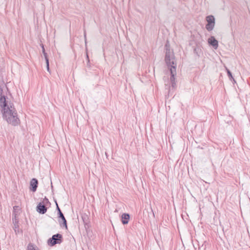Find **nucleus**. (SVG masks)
Segmentation results:
<instances>
[{"instance_id":"nucleus-12","label":"nucleus","mask_w":250,"mask_h":250,"mask_svg":"<svg viewBox=\"0 0 250 250\" xmlns=\"http://www.w3.org/2000/svg\"><path fill=\"white\" fill-rule=\"evenodd\" d=\"M27 250H38V249L33 244L30 243L27 246Z\"/></svg>"},{"instance_id":"nucleus-3","label":"nucleus","mask_w":250,"mask_h":250,"mask_svg":"<svg viewBox=\"0 0 250 250\" xmlns=\"http://www.w3.org/2000/svg\"><path fill=\"white\" fill-rule=\"evenodd\" d=\"M62 241V236L61 234L57 233L53 235L51 238L47 241L48 245L50 246H53L56 244H60Z\"/></svg>"},{"instance_id":"nucleus-19","label":"nucleus","mask_w":250,"mask_h":250,"mask_svg":"<svg viewBox=\"0 0 250 250\" xmlns=\"http://www.w3.org/2000/svg\"><path fill=\"white\" fill-rule=\"evenodd\" d=\"M16 208H17V207H16V206L14 207V208H14V210Z\"/></svg>"},{"instance_id":"nucleus-4","label":"nucleus","mask_w":250,"mask_h":250,"mask_svg":"<svg viewBox=\"0 0 250 250\" xmlns=\"http://www.w3.org/2000/svg\"><path fill=\"white\" fill-rule=\"evenodd\" d=\"M207 24L206 25V28L208 31H212L215 26V18L212 15L208 16L206 18Z\"/></svg>"},{"instance_id":"nucleus-13","label":"nucleus","mask_w":250,"mask_h":250,"mask_svg":"<svg viewBox=\"0 0 250 250\" xmlns=\"http://www.w3.org/2000/svg\"><path fill=\"white\" fill-rule=\"evenodd\" d=\"M45 61H46V68H47V70L48 72H49V60L48 59L47 57H46V58H45Z\"/></svg>"},{"instance_id":"nucleus-11","label":"nucleus","mask_w":250,"mask_h":250,"mask_svg":"<svg viewBox=\"0 0 250 250\" xmlns=\"http://www.w3.org/2000/svg\"><path fill=\"white\" fill-rule=\"evenodd\" d=\"M59 217L61 218L62 222H63V226L67 229V223L66 220L62 214V212H60V213H59Z\"/></svg>"},{"instance_id":"nucleus-20","label":"nucleus","mask_w":250,"mask_h":250,"mask_svg":"<svg viewBox=\"0 0 250 250\" xmlns=\"http://www.w3.org/2000/svg\"><path fill=\"white\" fill-rule=\"evenodd\" d=\"M182 217L183 218L184 214H182Z\"/></svg>"},{"instance_id":"nucleus-7","label":"nucleus","mask_w":250,"mask_h":250,"mask_svg":"<svg viewBox=\"0 0 250 250\" xmlns=\"http://www.w3.org/2000/svg\"><path fill=\"white\" fill-rule=\"evenodd\" d=\"M208 43L212 45L215 49L218 46V42L213 36H211L208 39Z\"/></svg>"},{"instance_id":"nucleus-15","label":"nucleus","mask_w":250,"mask_h":250,"mask_svg":"<svg viewBox=\"0 0 250 250\" xmlns=\"http://www.w3.org/2000/svg\"><path fill=\"white\" fill-rule=\"evenodd\" d=\"M226 70H227V73H228V76L229 77V78L230 79H232L233 80V81H234V80L233 78V77L232 76V74H231V73L230 72V71L228 69H227V68H226Z\"/></svg>"},{"instance_id":"nucleus-5","label":"nucleus","mask_w":250,"mask_h":250,"mask_svg":"<svg viewBox=\"0 0 250 250\" xmlns=\"http://www.w3.org/2000/svg\"><path fill=\"white\" fill-rule=\"evenodd\" d=\"M38 180L35 178H33L30 183V189L33 191L35 192L37 190V188L38 187Z\"/></svg>"},{"instance_id":"nucleus-9","label":"nucleus","mask_w":250,"mask_h":250,"mask_svg":"<svg viewBox=\"0 0 250 250\" xmlns=\"http://www.w3.org/2000/svg\"><path fill=\"white\" fill-rule=\"evenodd\" d=\"M14 223V229L16 233L19 232V225H18V219H17L16 214H15L14 219L13 218Z\"/></svg>"},{"instance_id":"nucleus-10","label":"nucleus","mask_w":250,"mask_h":250,"mask_svg":"<svg viewBox=\"0 0 250 250\" xmlns=\"http://www.w3.org/2000/svg\"><path fill=\"white\" fill-rule=\"evenodd\" d=\"M0 106L3 107V109L6 107L10 106V105H7L6 103V100L4 97H1L0 98Z\"/></svg>"},{"instance_id":"nucleus-8","label":"nucleus","mask_w":250,"mask_h":250,"mask_svg":"<svg viewBox=\"0 0 250 250\" xmlns=\"http://www.w3.org/2000/svg\"><path fill=\"white\" fill-rule=\"evenodd\" d=\"M130 218V215L128 213H123L121 216L122 222L124 225L127 224Z\"/></svg>"},{"instance_id":"nucleus-1","label":"nucleus","mask_w":250,"mask_h":250,"mask_svg":"<svg viewBox=\"0 0 250 250\" xmlns=\"http://www.w3.org/2000/svg\"><path fill=\"white\" fill-rule=\"evenodd\" d=\"M166 47L165 61L168 69L167 74H170V80H165V85L167 86L170 83L171 87L174 88L176 86L175 77L177 74V62L173 51L167 47V44Z\"/></svg>"},{"instance_id":"nucleus-16","label":"nucleus","mask_w":250,"mask_h":250,"mask_svg":"<svg viewBox=\"0 0 250 250\" xmlns=\"http://www.w3.org/2000/svg\"><path fill=\"white\" fill-rule=\"evenodd\" d=\"M42 53L44 56V58H46V57H47V53L45 52L44 46L43 45H42Z\"/></svg>"},{"instance_id":"nucleus-14","label":"nucleus","mask_w":250,"mask_h":250,"mask_svg":"<svg viewBox=\"0 0 250 250\" xmlns=\"http://www.w3.org/2000/svg\"><path fill=\"white\" fill-rule=\"evenodd\" d=\"M49 200L47 198H46V197H45L43 199V201H42V204L44 205L45 206V205L47 204L48 203H49Z\"/></svg>"},{"instance_id":"nucleus-6","label":"nucleus","mask_w":250,"mask_h":250,"mask_svg":"<svg viewBox=\"0 0 250 250\" xmlns=\"http://www.w3.org/2000/svg\"><path fill=\"white\" fill-rule=\"evenodd\" d=\"M37 210L40 213L44 214L47 211V208L42 203H40L37 206Z\"/></svg>"},{"instance_id":"nucleus-2","label":"nucleus","mask_w":250,"mask_h":250,"mask_svg":"<svg viewBox=\"0 0 250 250\" xmlns=\"http://www.w3.org/2000/svg\"><path fill=\"white\" fill-rule=\"evenodd\" d=\"M3 111V117L9 124L14 126L20 124V120L18 117L17 111L13 105L10 104V106L5 107Z\"/></svg>"},{"instance_id":"nucleus-18","label":"nucleus","mask_w":250,"mask_h":250,"mask_svg":"<svg viewBox=\"0 0 250 250\" xmlns=\"http://www.w3.org/2000/svg\"><path fill=\"white\" fill-rule=\"evenodd\" d=\"M84 38H85V40L86 41V34L84 32ZM86 43V42H85V43Z\"/></svg>"},{"instance_id":"nucleus-17","label":"nucleus","mask_w":250,"mask_h":250,"mask_svg":"<svg viewBox=\"0 0 250 250\" xmlns=\"http://www.w3.org/2000/svg\"><path fill=\"white\" fill-rule=\"evenodd\" d=\"M57 210H58V213H60V212H62L58 205H57Z\"/></svg>"}]
</instances>
